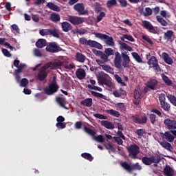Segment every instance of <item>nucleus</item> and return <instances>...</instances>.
Segmentation results:
<instances>
[{
	"label": "nucleus",
	"instance_id": "obj_1",
	"mask_svg": "<svg viewBox=\"0 0 176 176\" xmlns=\"http://www.w3.org/2000/svg\"><path fill=\"white\" fill-rule=\"evenodd\" d=\"M114 55L115 57L113 63L114 67L116 69L122 70V66L124 67V68H129L131 59L126 51L124 52H122V54L119 53L118 52H115Z\"/></svg>",
	"mask_w": 176,
	"mask_h": 176
},
{
	"label": "nucleus",
	"instance_id": "obj_2",
	"mask_svg": "<svg viewBox=\"0 0 176 176\" xmlns=\"http://www.w3.org/2000/svg\"><path fill=\"white\" fill-rule=\"evenodd\" d=\"M13 65L17 68L14 70L13 76L15 77L16 83H19L21 79V76L20 74L23 72V69L25 67V64H20V60L15 59Z\"/></svg>",
	"mask_w": 176,
	"mask_h": 176
},
{
	"label": "nucleus",
	"instance_id": "obj_3",
	"mask_svg": "<svg viewBox=\"0 0 176 176\" xmlns=\"http://www.w3.org/2000/svg\"><path fill=\"white\" fill-rule=\"evenodd\" d=\"M162 157L160 155H151V157H142V162L146 166H151L152 164H155V166H157V164L160 163Z\"/></svg>",
	"mask_w": 176,
	"mask_h": 176
},
{
	"label": "nucleus",
	"instance_id": "obj_4",
	"mask_svg": "<svg viewBox=\"0 0 176 176\" xmlns=\"http://www.w3.org/2000/svg\"><path fill=\"white\" fill-rule=\"evenodd\" d=\"M98 80L102 85H106L109 87H112L113 86V83L110 80V76L109 74H105L104 72H100L98 74Z\"/></svg>",
	"mask_w": 176,
	"mask_h": 176
},
{
	"label": "nucleus",
	"instance_id": "obj_5",
	"mask_svg": "<svg viewBox=\"0 0 176 176\" xmlns=\"http://www.w3.org/2000/svg\"><path fill=\"white\" fill-rule=\"evenodd\" d=\"M127 151L129 152V156L131 157V159H138V155L140 153V147L138 146V144H131L130 146L127 147Z\"/></svg>",
	"mask_w": 176,
	"mask_h": 176
},
{
	"label": "nucleus",
	"instance_id": "obj_6",
	"mask_svg": "<svg viewBox=\"0 0 176 176\" xmlns=\"http://www.w3.org/2000/svg\"><path fill=\"white\" fill-rule=\"evenodd\" d=\"M96 38L101 40H105L106 45L109 46H114L115 43L113 37L109 36L107 34L102 33H95Z\"/></svg>",
	"mask_w": 176,
	"mask_h": 176
},
{
	"label": "nucleus",
	"instance_id": "obj_7",
	"mask_svg": "<svg viewBox=\"0 0 176 176\" xmlns=\"http://www.w3.org/2000/svg\"><path fill=\"white\" fill-rule=\"evenodd\" d=\"M151 68H154L156 72H161L162 67L159 65V61L154 56H151L147 63Z\"/></svg>",
	"mask_w": 176,
	"mask_h": 176
},
{
	"label": "nucleus",
	"instance_id": "obj_8",
	"mask_svg": "<svg viewBox=\"0 0 176 176\" xmlns=\"http://www.w3.org/2000/svg\"><path fill=\"white\" fill-rule=\"evenodd\" d=\"M131 118L135 124H144L148 122V117L146 115H133Z\"/></svg>",
	"mask_w": 176,
	"mask_h": 176
},
{
	"label": "nucleus",
	"instance_id": "obj_9",
	"mask_svg": "<svg viewBox=\"0 0 176 176\" xmlns=\"http://www.w3.org/2000/svg\"><path fill=\"white\" fill-rule=\"evenodd\" d=\"M45 50L49 53H58V52H61V47L56 42H51L47 45Z\"/></svg>",
	"mask_w": 176,
	"mask_h": 176
},
{
	"label": "nucleus",
	"instance_id": "obj_10",
	"mask_svg": "<svg viewBox=\"0 0 176 176\" xmlns=\"http://www.w3.org/2000/svg\"><path fill=\"white\" fill-rule=\"evenodd\" d=\"M57 90H58L57 82H52L49 85L48 87L44 89V91L47 96H52V94L57 93Z\"/></svg>",
	"mask_w": 176,
	"mask_h": 176
},
{
	"label": "nucleus",
	"instance_id": "obj_11",
	"mask_svg": "<svg viewBox=\"0 0 176 176\" xmlns=\"http://www.w3.org/2000/svg\"><path fill=\"white\" fill-rule=\"evenodd\" d=\"M74 9L78 13L80 16L87 14V10H85V4L83 3H78L74 6Z\"/></svg>",
	"mask_w": 176,
	"mask_h": 176
},
{
	"label": "nucleus",
	"instance_id": "obj_12",
	"mask_svg": "<svg viewBox=\"0 0 176 176\" xmlns=\"http://www.w3.org/2000/svg\"><path fill=\"white\" fill-rule=\"evenodd\" d=\"M142 26L146 30H148V32L151 33H153V34L157 33V31L155 30V27H153V25L148 21H146V20L142 21Z\"/></svg>",
	"mask_w": 176,
	"mask_h": 176
},
{
	"label": "nucleus",
	"instance_id": "obj_13",
	"mask_svg": "<svg viewBox=\"0 0 176 176\" xmlns=\"http://www.w3.org/2000/svg\"><path fill=\"white\" fill-rule=\"evenodd\" d=\"M68 21L74 25H79L80 24H83L85 19L79 16H70L68 18Z\"/></svg>",
	"mask_w": 176,
	"mask_h": 176
},
{
	"label": "nucleus",
	"instance_id": "obj_14",
	"mask_svg": "<svg viewBox=\"0 0 176 176\" xmlns=\"http://www.w3.org/2000/svg\"><path fill=\"white\" fill-rule=\"evenodd\" d=\"M164 124H165V126L167 128V129L170 131H173L174 129H176V120L166 118L164 121Z\"/></svg>",
	"mask_w": 176,
	"mask_h": 176
},
{
	"label": "nucleus",
	"instance_id": "obj_15",
	"mask_svg": "<svg viewBox=\"0 0 176 176\" xmlns=\"http://www.w3.org/2000/svg\"><path fill=\"white\" fill-rule=\"evenodd\" d=\"M160 134L162 135V139L168 140V142H173L175 140V137L171 134L170 131H165L164 133L161 132Z\"/></svg>",
	"mask_w": 176,
	"mask_h": 176
},
{
	"label": "nucleus",
	"instance_id": "obj_16",
	"mask_svg": "<svg viewBox=\"0 0 176 176\" xmlns=\"http://www.w3.org/2000/svg\"><path fill=\"white\" fill-rule=\"evenodd\" d=\"M37 78L38 80L43 82V80L47 78V72H45V70L40 69L37 74Z\"/></svg>",
	"mask_w": 176,
	"mask_h": 176
},
{
	"label": "nucleus",
	"instance_id": "obj_17",
	"mask_svg": "<svg viewBox=\"0 0 176 176\" xmlns=\"http://www.w3.org/2000/svg\"><path fill=\"white\" fill-rule=\"evenodd\" d=\"M101 126L105 127L107 129L113 130L115 129L114 124L108 120H102L100 122Z\"/></svg>",
	"mask_w": 176,
	"mask_h": 176
},
{
	"label": "nucleus",
	"instance_id": "obj_18",
	"mask_svg": "<svg viewBox=\"0 0 176 176\" xmlns=\"http://www.w3.org/2000/svg\"><path fill=\"white\" fill-rule=\"evenodd\" d=\"M118 43L120 45V48L122 50H126L127 52H133L132 47L128 45L127 43H123L122 41H118Z\"/></svg>",
	"mask_w": 176,
	"mask_h": 176
},
{
	"label": "nucleus",
	"instance_id": "obj_19",
	"mask_svg": "<svg viewBox=\"0 0 176 176\" xmlns=\"http://www.w3.org/2000/svg\"><path fill=\"white\" fill-rule=\"evenodd\" d=\"M162 59L166 63L168 64L169 65H172V64L174 63V61L172 60V58L170 57V55L166 52L162 53Z\"/></svg>",
	"mask_w": 176,
	"mask_h": 176
},
{
	"label": "nucleus",
	"instance_id": "obj_20",
	"mask_svg": "<svg viewBox=\"0 0 176 176\" xmlns=\"http://www.w3.org/2000/svg\"><path fill=\"white\" fill-rule=\"evenodd\" d=\"M174 35V32L173 30H168L164 34V38L167 40L168 42H173V36Z\"/></svg>",
	"mask_w": 176,
	"mask_h": 176
},
{
	"label": "nucleus",
	"instance_id": "obj_21",
	"mask_svg": "<svg viewBox=\"0 0 176 176\" xmlns=\"http://www.w3.org/2000/svg\"><path fill=\"white\" fill-rule=\"evenodd\" d=\"M160 145L162 147L165 148V149L169 151L170 152H173L174 148L172 146V144L168 143L166 141L160 142Z\"/></svg>",
	"mask_w": 176,
	"mask_h": 176
},
{
	"label": "nucleus",
	"instance_id": "obj_22",
	"mask_svg": "<svg viewBox=\"0 0 176 176\" xmlns=\"http://www.w3.org/2000/svg\"><path fill=\"white\" fill-rule=\"evenodd\" d=\"M157 85H158V80L154 78H153L152 80H150L147 82V87H148V89H151V90H154Z\"/></svg>",
	"mask_w": 176,
	"mask_h": 176
},
{
	"label": "nucleus",
	"instance_id": "obj_23",
	"mask_svg": "<svg viewBox=\"0 0 176 176\" xmlns=\"http://www.w3.org/2000/svg\"><path fill=\"white\" fill-rule=\"evenodd\" d=\"M76 75L78 79H85L86 78V72L85 69L80 68L76 70Z\"/></svg>",
	"mask_w": 176,
	"mask_h": 176
},
{
	"label": "nucleus",
	"instance_id": "obj_24",
	"mask_svg": "<svg viewBox=\"0 0 176 176\" xmlns=\"http://www.w3.org/2000/svg\"><path fill=\"white\" fill-rule=\"evenodd\" d=\"M164 173L166 176H174V170L170 166V165H166L164 169Z\"/></svg>",
	"mask_w": 176,
	"mask_h": 176
},
{
	"label": "nucleus",
	"instance_id": "obj_25",
	"mask_svg": "<svg viewBox=\"0 0 176 176\" xmlns=\"http://www.w3.org/2000/svg\"><path fill=\"white\" fill-rule=\"evenodd\" d=\"M62 30L64 32H68L72 30V25H70L69 23L65 21L61 23Z\"/></svg>",
	"mask_w": 176,
	"mask_h": 176
},
{
	"label": "nucleus",
	"instance_id": "obj_26",
	"mask_svg": "<svg viewBox=\"0 0 176 176\" xmlns=\"http://www.w3.org/2000/svg\"><path fill=\"white\" fill-rule=\"evenodd\" d=\"M46 6H47L48 8L50 9L51 10H54V12H60V10H61L60 7H58V6L54 4L53 2L47 3Z\"/></svg>",
	"mask_w": 176,
	"mask_h": 176
},
{
	"label": "nucleus",
	"instance_id": "obj_27",
	"mask_svg": "<svg viewBox=\"0 0 176 176\" xmlns=\"http://www.w3.org/2000/svg\"><path fill=\"white\" fill-rule=\"evenodd\" d=\"M89 45L90 47H94V48L102 50V45L100 43H98V41L89 40Z\"/></svg>",
	"mask_w": 176,
	"mask_h": 176
},
{
	"label": "nucleus",
	"instance_id": "obj_28",
	"mask_svg": "<svg viewBox=\"0 0 176 176\" xmlns=\"http://www.w3.org/2000/svg\"><path fill=\"white\" fill-rule=\"evenodd\" d=\"M120 166L128 173H132V165L128 164L127 162H121Z\"/></svg>",
	"mask_w": 176,
	"mask_h": 176
},
{
	"label": "nucleus",
	"instance_id": "obj_29",
	"mask_svg": "<svg viewBox=\"0 0 176 176\" xmlns=\"http://www.w3.org/2000/svg\"><path fill=\"white\" fill-rule=\"evenodd\" d=\"M50 20L51 21H53V23H58V21L61 20V18L60 17L59 14L53 12L52 14H50Z\"/></svg>",
	"mask_w": 176,
	"mask_h": 176
},
{
	"label": "nucleus",
	"instance_id": "obj_30",
	"mask_svg": "<svg viewBox=\"0 0 176 176\" xmlns=\"http://www.w3.org/2000/svg\"><path fill=\"white\" fill-rule=\"evenodd\" d=\"M36 47L38 49H42V47H45L46 46V39L45 38H39L36 43Z\"/></svg>",
	"mask_w": 176,
	"mask_h": 176
},
{
	"label": "nucleus",
	"instance_id": "obj_31",
	"mask_svg": "<svg viewBox=\"0 0 176 176\" xmlns=\"http://www.w3.org/2000/svg\"><path fill=\"white\" fill-rule=\"evenodd\" d=\"M166 97L169 102L176 107V96H175V95L173 94H167Z\"/></svg>",
	"mask_w": 176,
	"mask_h": 176
},
{
	"label": "nucleus",
	"instance_id": "obj_32",
	"mask_svg": "<svg viewBox=\"0 0 176 176\" xmlns=\"http://www.w3.org/2000/svg\"><path fill=\"white\" fill-rule=\"evenodd\" d=\"M76 60L78 61L79 63H85V61H86V56L79 52L76 53Z\"/></svg>",
	"mask_w": 176,
	"mask_h": 176
},
{
	"label": "nucleus",
	"instance_id": "obj_33",
	"mask_svg": "<svg viewBox=\"0 0 176 176\" xmlns=\"http://www.w3.org/2000/svg\"><path fill=\"white\" fill-rule=\"evenodd\" d=\"M102 69L106 72L107 73L111 74V75H113L114 70L113 68L109 66V65H107L104 63V65L102 66Z\"/></svg>",
	"mask_w": 176,
	"mask_h": 176
},
{
	"label": "nucleus",
	"instance_id": "obj_34",
	"mask_svg": "<svg viewBox=\"0 0 176 176\" xmlns=\"http://www.w3.org/2000/svg\"><path fill=\"white\" fill-rule=\"evenodd\" d=\"M106 113H109V115H111L116 118H119L120 116V113H119V111L113 110V109H111L110 110H107Z\"/></svg>",
	"mask_w": 176,
	"mask_h": 176
},
{
	"label": "nucleus",
	"instance_id": "obj_35",
	"mask_svg": "<svg viewBox=\"0 0 176 176\" xmlns=\"http://www.w3.org/2000/svg\"><path fill=\"white\" fill-rule=\"evenodd\" d=\"M133 97L135 99H142V91L140 89H135Z\"/></svg>",
	"mask_w": 176,
	"mask_h": 176
},
{
	"label": "nucleus",
	"instance_id": "obj_36",
	"mask_svg": "<svg viewBox=\"0 0 176 176\" xmlns=\"http://www.w3.org/2000/svg\"><path fill=\"white\" fill-rule=\"evenodd\" d=\"M90 93L92 94L93 96L96 97V98H101L104 100L106 98L105 95L102 94L97 93V91H90Z\"/></svg>",
	"mask_w": 176,
	"mask_h": 176
},
{
	"label": "nucleus",
	"instance_id": "obj_37",
	"mask_svg": "<svg viewBox=\"0 0 176 176\" xmlns=\"http://www.w3.org/2000/svg\"><path fill=\"white\" fill-rule=\"evenodd\" d=\"M49 35H52L54 38H60V34L56 29H50Z\"/></svg>",
	"mask_w": 176,
	"mask_h": 176
},
{
	"label": "nucleus",
	"instance_id": "obj_38",
	"mask_svg": "<svg viewBox=\"0 0 176 176\" xmlns=\"http://www.w3.org/2000/svg\"><path fill=\"white\" fill-rule=\"evenodd\" d=\"M162 80L167 86H172V80H170V78L166 76L165 74L162 75Z\"/></svg>",
	"mask_w": 176,
	"mask_h": 176
},
{
	"label": "nucleus",
	"instance_id": "obj_39",
	"mask_svg": "<svg viewBox=\"0 0 176 176\" xmlns=\"http://www.w3.org/2000/svg\"><path fill=\"white\" fill-rule=\"evenodd\" d=\"M161 107H162V109H164L166 112H168V111H170L171 106H170V103H168V102H166L165 100L162 102V104H161Z\"/></svg>",
	"mask_w": 176,
	"mask_h": 176
},
{
	"label": "nucleus",
	"instance_id": "obj_40",
	"mask_svg": "<svg viewBox=\"0 0 176 176\" xmlns=\"http://www.w3.org/2000/svg\"><path fill=\"white\" fill-rule=\"evenodd\" d=\"M56 102L60 105L63 108L65 107V98L56 97Z\"/></svg>",
	"mask_w": 176,
	"mask_h": 176
},
{
	"label": "nucleus",
	"instance_id": "obj_41",
	"mask_svg": "<svg viewBox=\"0 0 176 176\" xmlns=\"http://www.w3.org/2000/svg\"><path fill=\"white\" fill-rule=\"evenodd\" d=\"M117 1L116 0H108L106 3V6L107 8H113V6H117Z\"/></svg>",
	"mask_w": 176,
	"mask_h": 176
},
{
	"label": "nucleus",
	"instance_id": "obj_42",
	"mask_svg": "<svg viewBox=\"0 0 176 176\" xmlns=\"http://www.w3.org/2000/svg\"><path fill=\"white\" fill-rule=\"evenodd\" d=\"M156 18H157V21H158L160 23H161V25L162 26H167L168 25L167 21L164 19V18L162 17L161 16H157Z\"/></svg>",
	"mask_w": 176,
	"mask_h": 176
},
{
	"label": "nucleus",
	"instance_id": "obj_43",
	"mask_svg": "<svg viewBox=\"0 0 176 176\" xmlns=\"http://www.w3.org/2000/svg\"><path fill=\"white\" fill-rule=\"evenodd\" d=\"M124 39L129 40L130 42H135V38L130 34H123L122 37H121V40L124 41Z\"/></svg>",
	"mask_w": 176,
	"mask_h": 176
},
{
	"label": "nucleus",
	"instance_id": "obj_44",
	"mask_svg": "<svg viewBox=\"0 0 176 176\" xmlns=\"http://www.w3.org/2000/svg\"><path fill=\"white\" fill-rule=\"evenodd\" d=\"M132 56L133 57V58L135 60L136 62L141 63H142V58L140 56V54L136 53V52H133L131 53Z\"/></svg>",
	"mask_w": 176,
	"mask_h": 176
},
{
	"label": "nucleus",
	"instance_id": "obj_45",
	"mask_svg": "<svg viewBox=\"0 0 176 176\" xmlns=\"http://www.w3.org/2000/svg\"><path fill=\"white\" fill-rule=\"evenodd\" d=\"M142 167L140 165L139 162H136L131 165V172L132 170H141Z\"/></svg>",
	"mask_w": 176,
	"mask_h": 176
},
{
	"label": "nucleus",
	"instance_id": "obj_46",
	"mask_svg": "<svg viewBox=\"0 0 176 176\" xmlns=\"http://www.w3.org/2000/svg\"><path fill=\"white\" fill-rule=\"evenodd\" d=\"M17 83H20L21 87H26L27 85H28L29 83V81H28V79L24 78H22L21 81L19 80V82Z\"/></svg>",
	"mask_w": 176,
	"mask_h": 176
},
{
	"label": "nucleus",
	"instance_id": "obj_47",
	"mask_svg": "<svg viewBox=\"0 0 176 176\" xmlns=\"http://www.w3.org/2000/svg\"><path fill=\"white\" fill-rule=\"evenodd\" d=\"M113 94L115 97L119 98V97H122V96H126V91H123L122 93H120L119 91L115 90L113 91Z\"/></svg>",
	"mask_w": 176,
	"mask_h": 176
},
{
	"label": "nucleus",
	"instance_id": "obj_48",
	"mask_svg": "<svg viewBox=\"0 0 176 176\" xmlns=\"http://www.w3.org/2000/svg\"><path fill=\"white\" fill-rule=\"evenodd\" d=\"M99 53H100L99 56L100 57V58H101L104 63H107V62L109 61L108 55H107V54L103 53L102 51H100Z\"/></svg>",
	"mask_w": 176,
	"mask_h": 176
},
{
	"label": "nucleus",
	"instance_id": "obj_49",
	"mask_svg": "<svg viewBox=\"0 0 176 176\" xmlns=\"http://www.w3.org/2000/svg\"><path fill=\"white\" fill-rule=\"evenodd\" d=\"M104 53L107 54L108 58L109 56L114 55V50L111 47L106 48Z\"/></svg>",
	"mask_w": 176,
	"mask_h": 176
},
{
	"label": "nucleus",
	"instance_id": "obj_50",
	"mask_svg": "<svg viewBox=\"0 0 176 176\" xmlns=\"http://www.w3.org/2000/svg\"><path fill=\"white\" fill-rule=\"evenodd\" d=\"M115 79L117 80V82L121 84L122 86H126V83L123 81L122 78L118 76V74H115Z\"/></svg>",
	"mask_w": 176,
	"mask_h": 176
},
{
	"label": "nucleus",
	"instance_id": "obj_51",
	"mask_svg": "<svg viewBox=\"0 0 176 176\" xmlns=\"http://www.w3.org/2000/svg\"><path fill=\"white\" fill-rule=\"evenodd\" d=\"M152 14H153L152 9H151V8H149V7H146L145 8V12L143 13V15L144 16H151Z\"/></svg>",
	"mask_w": 176,
	"mask_h": 176
},
{
	"label": "nucleus",
	"instance_id": "obj_52",
	"mask_svg": "<svg viewBox=\"0 0 176 176\" xmlns=\"http://www.w3.org/2000/svg\"><path fill=\"white\" fill-rule=\"evenodd\" d=\"M104 138L102 137V135H98V136H94V140L97 142L102 143L104 141Z\"/></svg>",
	"mask_w": 176,
	"mask_h": 176
},
{
	"label": "nucleus",
	"instance_id": "obj_53",
	"mask_svg": "<svg viewBox=\"0 0 176 176\" xmlns=\"http://www.w3.org/2000/svg\"><path fill=\"white\" fill-rule=\"evenodd\" d=\"M142 38L143 40L146 41V42L148 43L149 45H153V41H151L149 36H145V34H143V36H142Z\"/></svg>",
	"mask_w": 176,
	"mask_h": 176
},
{
	"label": "nucleus",
	"instance_id": "obj_54",
	"mask_svg": "<svg viewBox=\"0 0 176 176\" xmlns=\"http://www.w3.org/2000/svg\"><path fill=\"white\" fill-rule=\"evenodd\" d=\"M52 65H53L52 62H49L47 64L42 66L40 69H42V71L47 72V69H49V68H50Z\"/></svg>",
	"mask_w": 176,
	"mask_h": 176
},
{
	"label": "nucleus",
	"instance_id": "obj_55",
	"mask_svg": "<svg viewBox=\"0 0 176 176\" xmlns=\"http://www.w3.org/2000/svg\"><path fill=\"white\" fill-rule=\"evenodd\" d=\"M148 119L150 120L151 124H154L156 122V115L153 113L149 114Z\"/></svg>",
	"mask_w": 176,
	"mask_h": 176
},
{
	"label": "nucleus",
	"instance_id": "obj_56",
	"mask_svg": "<svg viewBox=\"0 0 176 176\" xmlns=\"http://www.w3.org/2000/svg\"><path fill=\"white\" fill-rule=\"evenodd\" d=\"M50 29H42L39 30V34L41 36H46V35H49Z\"/></svg>",
	"mask_w": 176,
	"mask_h": 176
},
{
	"label": "nucleus",
	"instance_id": "obj_57",
	"mask_svg": "<svg viewBox=\"0 0 176 176\" xmlns=\"http://www.w3.org/2000/svg\"><path fill=\"white\" fill-rule=\"evenodd\" d=\"M117 107L120 111H122V112H124L126 111V108L124 103H118Z\"/></svg>",
	"mask_w": 176,
	"mask_h": 176
},
{
	"label": "nucleus",
	"instance_id": "obj_58",
	"mask_svg": "<svg viewBox=\"0 0 176 176\" xmlns=\"http://www.w3.org/2000/svg\"><path fill=\"white\" fill-rule=\"evenodd\" d=\"M94 116L95 118H97L98 119H100V120H107L108 119V117L105 116V115L99 114V113L94 114Z\"/></svg>",
	"mask_w": 176,
	"mask_h": 176
},
{
	"label": "nucleus",
	"instance_id": "obj_59",
	"mask_svg": "<svg viewBox=\"0 0 176 176\" xmlns=\"http://www.w3.org/2000/svg\"><path fill=\"white\" fill-rule=\"evenodd\" d=\"M135 133L138 136L139 138H141L143 135V134L145 133V130L143 129H138L135 131Z\"/></svg>",
	"mask_w": 176,
	"mask_h": 176
},
{
	"label": "nucleus",
	"instance_id": "obj_60",
	"mask_svg": "<svg viewBox=\"0 0 176 176\" xmlns=\"http://www.w3.org/2000/svg\"><path fill=\"white\" fill-rule=\"evenodd\" d=\"M2 53L6 57H12V54L7 49L3 48Z\"/></svg>",
	"mask_w": 176,
	"mask_h": 176
},
{
	"label": "nucleus",
	"instance_id": "obj_61",
	"mask_svg": "<svg viewBox=\"0 0 176 176\" xmlns=\"http://www.w3.org/2000/svg\"><path fill=\"white\" fill-rule=\"evenodd\" d=\"M104 16H105V12H100L97 16V22L99 23L102 21Z\"/></svg>",
	"mask_w": 176,
	"mask_h": 176
},
{
	"label": "nucleus",
	"instance_id": "obj_62",
	"mask_svg": "<svg viewBox=\"0 0 176 176\" xmlns=\"http://www.w3.org/2000/svg\"><path fill=\"white\" fill-rule=\"evenodd\" d=\"M63 63L61 61L55 62L52 63V67H54V68H60V67H63Z\"/></svg>",
	"mask_w": 176,
	"mask_h": 176
},
{
	"label": "nucleus",
	"instance_id": "obj_63",
	"mask_svg": "<svg viewBox=\"0 0 176 176\" xmlns=\"http://www.w3.org/2000/svg\"><path fill=\"white\" fill-rule=\"evenodd\" d=\"M79 42L81 45H89V41L85 37L80 38Z\"/></svg>",
	"mask_w": 176,
	"mask_h": 176
},
{
	"label": "nucleus",
	"instance_id": "obj_64",
	"mask_svg": "<svg viewBox=\"0 0 176 176\" xmlns=\"http://www.w3.org/2000/svg\"><path fill=\"white\" fill-rule=\"evenodd\" d=\"M56 126L57 127V129H65L67 125L65 124V123L63 122H57L56 124Z\"/></svg>",
	"mask_w": 176,
	"mask_h": 176
}]
</instances>
